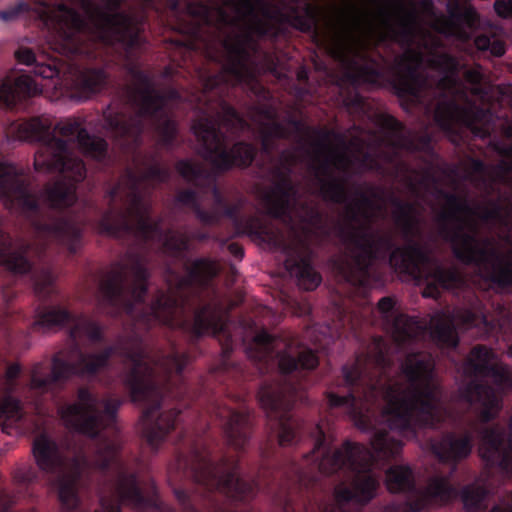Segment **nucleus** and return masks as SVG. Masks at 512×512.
Wrapping results in <instances>:
<instances>
[{
	"label": "nucleus",
	"mask_w": 512,
	"mask_h": 512,
	"mask_svg": "<svg viewBox=\"0 0 512 512\" xmlns=\"http://www.w3.org/2000/svg\"><path fill=\"white\" fill-rule=\"evenodd\" d=\"M181 276L167 269L171 281L168 291L158 290L150 304H146L150 273L144 259L129 254V264L116 262L100 282L98 307L111 317L127 315L135 330L120 337L116 343L99 353H86L77 349L76 359L70 361L58 352L50 366L35 363L30 371L27 399L37 413L49 405H60L61 394L73 377H93L109 366L112 356L120 357L125 365L123 385L131 402L142 406V433L148 445L156 451L167 435L182 420L176 408L163 409V400L172 390V377H181L191 358L172 345L165 353L152 351L145 337L137 330L149 331L155 326L179 329L193 340L205 335L228 336L221 303L210 301L194 307L202 300L203 291L217 276L216 264L207 258H198L185 266Z\"/></svg>",
	"instance_id": "nucleus-1"
},
{
	"label": "nucleus",
	"mask_w": 512,
	"mask_h": 512,
	"mask_svg": "<svg viewBox=\"0 0 512 512\" xmlns=\"http://www.w3.org/2000/svg\"><path fill=\"white\" fill-rule=\"evenodd\" d=\"M123 401L103 400L100 410L98 397L88 387L77 390V401L60 405L58 413L66 427L90 439H98L96 453L89 459L84 451L71 459L47 434L38 435L32 446L36 467L24 465L13 474L17 495L0 490V512H13L12 506L20 497H33L34 486L52 484L58 490L62 512H73L80 505L78 490L92 482L95 475L104 479L99 488L101 512L127 505L138 511L162 512L155 494L145 495L138 474L121 457L122 441L117 428V413Z\"/></svg>",
	"instance_id": "nucleus-2"
},
{
	"label": "nucleus",
	"mask_w": 512,
	"mask_h": 512,
	"mask_svg": "<svg viewBox=\"0 0 512 512\" xmlns=\"http://www.w3.org/2000/svg\"><path fill=\"white\" fill-rule=\"evenodd\" d=\"M318 140L314 143L316 155L323 156L315 167L319 191L324 200L346 205L347 223L340 228V237L347 248V257L335 263L338 274L348 284L366 288L372 278L376 263H388L400 274L416 281H425L423 296L437 299L440 290H455L465 284L461 272L455 267H444L427 244L416 240L421 235L420 219L415 205L397 197L392 198L396 225L404 240L397 245L390 232L371 229L370 210L375 206L377 193L371 188L368 194L360 187L355 188V200L352 201L347 189V179L336 177L331 167L347 173L352 161L344 152H337L327 145L330 132L314 129Z\"/></svg>",
	"instance_id": "nucleus-3"
},
{
	"label": "nucleus",
	"mask_w": 512,
	"mask_h": 512,
	"mask_svg": "<svg viewBox=\"0 0 512 512\" xmlns=\"http://www.w3.org/2000/svg\"><path fill=\"white\" fill-rule=\"evenodd\" d=\"M15 132L17 139L39 144L34 158L36 171L60 173L71 183L56 181L44 186L41 195L49 207L48 214L44 216L38 198L29 191L16 167L0 162V198L30 218L39 234L74 255L82 245L83 229L76 218L64 209L75 203L76 184L85 179L86 166L73 153L71 145L77 143L85 155L102 161L106 158L108 143L103 138L90 135L76 120L57 123L52 131L51 123L33 117L17 125Z\"/></svg>",
	"instance_id": "nucleus-4"
},
{
	"label": "nucleus",
	"mask_w": 512,
	"mask_h": 512,
	"mask_svg": "<svg viewBox=\"0 0 512 512\" xmlns=\"http://www.w3.org/2000/svg\"><path fill=\"white\" fill-rule=\"evenodd\" d=\"M438 194L447 204L439 215L440 235L450 243L454 257L465 265H473L478 275L491 286L512 289V259L495 249H487L490 240L478 237L477 216L483 223L499 225L512 237V204L491 199L487 206L472 207L469 201L442 189Z\"/></svg>",
	"instance_id": "nucleus-5"
},
{
	"label": "nucleus",
	"mask_w": 512,
	"mask_h": 512,
	"mask_svg": "<svg viewBox=\"0 0 512 512\" xmlns=\"http://www.w3.org/2000/svg\"><path fill=\"white\" fill-rule=\"evenodd\" d=\"M170 177V170L157 163L149 165L141 175L127 168L105 192L108 207L97 222L98 231L115 238L134 235L145 243L164 237V249L174 257H182L189 250L190 238L172 229L164 232L163 218H152V205L141 191L144 181L166 183Z\"/></svg>",
	"instance_id": "nucleus-6"
},
{
	"label": "nucleus",
	"mask_w": 512,
	"mask_h": 512,
	"mask_svg": "<svg viewBox=\"0 0 512 512\" xmlns=\"http://www.w3.org/2000/svg\"><path fill=\"white\" fill-rule=\"evenodd\" d=\"M103 6L85 0L102 43L118 47L125 72L128 93L123 96H181L180 67L166 66L158 75L141 69L140 58L146 49L143 23L136 16L121 11L125 0H99Z\"/></svg>",
	"instance_id": "nucleus-7"
},
{
	"label": "nucleus",
	"mask_w": 512,
	"mask_h": 512,
	"mask_svg": "<svg viewBox=\"0 0 512 512\" xmlns=\"http://www.w3.org/2000/svg\"><path fill=\"white\" fill-rule=\"evenodd\" d=\"M397 9L400 14L397 26L391 23V14L387 10H382L381 15L391 39L407 46L408 49L397 56L391 64H387L380 54V60H378L367 52L354 49L355 58L363 63L351 59L350 76L355 82L372 86L388 83L395 91L394 96H422L421 92L429 85L426 74L419 70L423 62V54L410 48L418 12L415 7L406 8L402 4L398 5Z\"/></svg>",
	"instance_id": "nucleus-8"
},
{
	"label": "nucleus",
	"mask_w": 512,
	"mask_h": 512,
	"mask_svg": "<svg viewBox=\"0 0 512 512\" xmlns=\"http://www.w3.org/2000/svg\"><path fill=\"white\" fill-rule=\"evenodd\" d=\"M264 19L250 17V31L232 33L220 43L219 49L207 48V57L221 65L223 71L237 83L258 87L254 96H266L259 78L269 73L277 79L286 78L285 65L276 51L263 50L258 38L276 39L283 33L285 24H279L262 15Z\"/></svg>",
	"instance_id": "nucleus-9"
},
{
	"label": "nucleus",
	"mask_w": 512,
	"mask_h": 512,
	"mask_svg": "<svg viewBox=\"0 0 512 512\" xmlns=\"http://www.w3.org/2000/svg\"><path fill=\"white\" fill-rule=\"evenodd\" d=\"M231 350L228 343L222 347L223 357L220 364L211 368L201 379L199 387L191 393V397L198 405L204 406L209 425L219 424L227 444L236 451H241L252 433V417L242 396L232 394L227 383L238 371L228 361Z\"/></svg>",
	"instance_id": "nucleus-10"
},
{
	"label": "nucleus",
	"mask_w": 512,
	"mask_h": 512,
	"mask_svg": "<svg viewBox=\"0 0 512 512\" xmlns=\"http://www.w3.org/2000/svg\"><path fill=\"white\" fill-rule=\"evenodd\" d=\"M464 366L470 376L492 380L493 385L473 379L460 389L465 402L477 405L479 422L487 424L499 416L503 394L512 388V374L507 365L497 360L494 350L483 344H477L470 350Z\"/></svg>",
	"instance_id": "nucleus-11"
},
{
	"label": "nucleus",
	"mask_w": 512,
	"mask_h": 512,
	"mask_svg": "<svg viewBox=\"0 0 512 512\" xmlns=\"http://www.w3.org/2000/svg\"><path fill=\"white\" fill-rule=\"evenodd\" d=\"M104 111L106 126L119 138L139 141L148 122L156 126L160 143L166 148L174 146L177 123L166 110L169 98H114Z\"/></svg>",
	"instance_id": "nucleus-12"
},
{
	"label": "nucleus",
	"mask_w": 512,
	"mask_h": 512,
	"mask_svg": "<svg viewBox=\"0 0 512 512\" xmlns=\"http://www.w3.org/2000/svg\"><path fill=\"white\" fill-rule=\"evenodd\" d=\"M193 130L204 150V158L219 172L233 167L248 168L256 158L258 151L251 143L239 141L229 149L226 134L213 119H200Z\"/></svg>",
	"instance_id": "nucleus-13"
},
{
	"label": "nucleus",
	"mask_w": 512,
	"mask_h": 512,
	"mask_svg": "<svg viewBox=\"0 0 512 512\" xmlns=\"http://www.w3.org/2000/svg\"><path fill=\"white\" fill-rule=\"evenodd\" d=\"M427 65L439 75L438 87L442 92L436 96H489L484 91L480 66L470 68L454 55L437 51L430 52Z\"/></svg>",
	"instance_id": "nucleus-14"
},
{
	"label": "nucleus",
	"mask_w": 512,
	"mask_h": 512,
	"mask_svg": "<svg viewBox=\"0 0 512 512\" xmlns=\"http://www.w3.org/2000/svg\"><path fill=\"white\" fill-rule=\"evenodd\" d=\"M29 250L27 243L14 246L0 218V265L15 274H30L35 295L43 302L48 301L56 293L53 270L48 265L34 266L28 259Z\"/></svg>",
	"instance_id": "nucleus-15"
},
{
	"label": "nucleus",
	"mask_w": 512,
	"mask_h": 512,
	"mask_svg": "<svg viewBox=\"0 0 512 512\" xmlns=\"http://www.w3.org/2000/svg\"><path fill=\"white\" fill-rule=\"evenodd\" d=\"M439 99L441 101L434 110V121L443 131L454 133L458 127H465L480 138L490 135L489 122L492 113L490 109L480 107L475 101L477 98Z\"/></svg>",
	"instance_id": "nucleus-16"
},
{
	"label": "nucleus",
	"mask_w": 512,
	"mask_h": 512,
	"mask_svg": "<svg viewBox=\"0 0 512 512\" xmlns=\"http://www.w3.org/2000/svg\"><path fill=\"white\" fill-rule=\"evenodd\" d=\"M67 324L72 325L70 336L74 339L85 336L92 343L104 340V328L99 322L84 314L75 315L59 305L37 307L30 328L33 332L46 333Z\"/></svg>",
	"instance_id": "nucleus-17"
},
{
	"label": "nucleus",
	"mask_w": 512,
	"mask_h": 512,
	"mask_svg": "<svg viewBox=\"0 0 512 512\" xmlns=\"http://www.w3.org/2000/svg\"><path fill=\"white\" fill-rule=\"evenodd\" d=\"M271 175L273 183L261 196L265 214L293 227L291 201L297 196V188L289 176V170L273 166Z\"/></svg>",
	"instance_id": "nucleus-18"
},
{
	"label": "nucleus",
	"mask_w": 512,
	"mask_h": 512,
	"mask_svg": "<svg viewBox=\"0 0 512 512\" xmlns=\"http://www.w3.org/2000/svg\"><path fill=\"white\" fill-rule=\"evenodd\" d=\"M49 3L41 1L40 19L44 25L54 31L66 42L87 30L88 24L82 15L73 7L63 2Z\"/></svg>",
	"instance_id": "nucleus-19"
},
{
	"label": "nucleus",
	"mask_w": 512,
	"mask_h": 512,
	"mask_svg": "<svg viewBox=\"0 0 512 512\" xmlns=\"http://www.w3.org/2000/svg\"><path fill=\"white\" fill-rule=\"evenodd\" d=\"M282 6H272L265 8L263 15L275 20L279 24H287L303 33H316L318 30L319 10L318 7L310 2L302 0H291V4L283 1Z\"/></svg>",
	"instance_id": "nucleus-20"
},
{
	"label": "nucleus",
	"mask_w": 512,
	"mask_h": 512,
	"mask_svg": "<svg viewBox=\"0 0 512 512\" xmlns=\"http://www.w3.org/2000/svg\"><path fill=\"white\" fill-rule=\"evenodd\" d=\"M447 14L440 31L461 41L470 40L472 31L479 25L477 11L472 6L463 4L459 0H449Z\"/></svg>",
	"instance_id": "nucleus-21"
},
{
	"label": "nucleus",
	"mask_w": 512,
	"mask_h": 512,
	"mask_svg": "<svg viewBox=\"0 0 512 512\" xmlns=\"http://www.w3.org/2000/svg\"><path fill=\"white\" fill-rule=\"evenodd\" d=\"M239 204L227 203L220 210L221 218H229L236 230L237 235H248L267 243H276L278 233L270 222L264 221L257 216L244 217L240 215Z\"/></svg>",
	"instance_id": "nucleus-22"
},
{
	"label": "nucleus",
	"mask_w": 512,
	"mask_h": 512,
	"mask_svg": "<svg viewBox=\"0 0 512 512\" xmlns=\"http://www.w3.org/2000/svg\"><path fill=\"white\" fill-rule=\"evenodd\" d=\"M394 306V300L388 296L382 297L378 302V310L385 320L390 323L394 343L397 348L403 349L416 339L415 326L417 321L414 317L406 314H395L393 312Z\"/></svg>",
	"instance_id": "nucleus-23"
},
{
	"label": "nucleus",
	"mask_w": 512,
	"mask_h": 512,
	"mask_svg": "<svg viewBox=\"0 0 512 512\" xmlns=\"http://www.w3.org/2000/svg\"><path fill=\"white\" fill-rule=\"evenodd\" d=\"M286 270L297 278L299 287L306 291L315 290L322 282V276L311 264L308 257L299 252L287 256L284 262Z\"/></svg>",
	"instance_id": "nucleus-24"
},
{
	"label": "nucleus",
	"mask_w": 512,
	"mask_h": 512,
	"mask_svg": "<svg viewBox=\"0 0 512 512\" xmlns=\"http://www.w3.org/2000/svg\"><path fill=\"white\" fill-rule=\"evenodd\" d=\"M41 87L27 74L11 72L0 80V96H40Z\"/></svg>",
	"instance_id": "nucleus-25"
},
{
	"label": "nucleus",
	"mask_w": 512,
	"mask_h": 512,
	"mask_svg": "<svg viewBox=\"0 0 512 512\" xmlns=\"http://www.w3.org/2000/svg\"><path fill=\"white\" fill-rule=\"evenodd\" d=\"M431 325V337L439 346L452 349L458 346L459 337L452 315H436L432 318Z\"/></svg>",
	"instance_id": "nucleus-26"
},
{
	"label": "nucleus",
	"mask_w": 512,
	"mask_h": 512,
	"mask_svg": "<svg viewBox=\"0 0 512 512\" xmlns=\"http://www.w3.org/2000/svg\"><path fill=\"white\" fill-rule=\"evenodd\" d=\"M110 76L104 67H87L76 74V86L84 93L97 94L110 85Z\"/></svg>",
	"instance_id": "nucleus-27"
},
{
	"label": "nucleus",
	"mask_w": 512,
	"mask_h": 512,
	"mask_svg": "<svg viewBox=\"0 0 512 512\" xmlns=\"http://www.w3.org/2000/svg\"><path fill=\"white\" fill-rule=\"evenodd\" d=\"M333 25L343 37L354 41L356 34L363 28L364 19L356 7L350 5L338 11Z\"/></svg>",
	"instance_id": "nucleus-28"
},
{
	"label": "nucleus",
	"mask_w": 512,
	"mask_h": 512,
	"mask_svg": "<svg viewBox=\"0 0 512 512\" xmlns=\"http://www.w3.org/2000/svg\"><path fill=\"white\" fill-rule=\"evenodd\" d=\"M175 202L189 207L196 218L204 225H215L220 222V215L215 211L202 208L198 193L194 189H182L175 196Z\"/></svg>",
	"instance_id": "nucleus-29"
},
{
	"label": "nucleus",
	"mask_w": 512,
	"mask_h": 512,
	"mask_svg": "<svg viewBox=\"0 0 512 512\" xmlns=\"http://www.w3.org/2000/svg\"><path fill=\"white\" fill-rule=\"evenodd\" d=\"M224 7L232 8L240 18L256 17L258 12L263 15L265 8H272L264 0H223V6L217 5V12L224 22L229 19Z\"/></svg>",
	"instance_id": "nucleus-30"
},
{
	"label": "nucleus",
	"mask_w": 512,
	"mask_h": 512,
	"mask_svg": "<svg viewBox=\"0 0 512 512\" xmlns=\"http://www.w3.org/2000/svg\"><path fill=\"white\" fill-rule=\"evenodd\" d=\"M272 112L268 117L270 122L264 123L261 128V150L266 155H271L276 149V139H287L289 130L282 123L277 121Z\"/></svg>",
	"instance_id": "nucleus-31"
},
{
	"label": "nucleus",
	"mask_w": 512,
	"mask_h": 512,
	"mask_svg": "<svg viewBox=\"0 0 512 512\" xmlns=\"http://www.w3.org/2000/svg\"><path fill=\"white\" fill-rule=\"evenodd\" d=\"M453 486L457 490V496L451 499L448 504L459 497L467 511H477L481 509L488 495V490L485 486L471 483L463 486L461 490H458L455 485ZM445 505H447V503Z\"/></svg>",
	"instance_id": "nucleus-32"
},
{
	"label": "nucleus",
	"mask_w": 512,
	"mask_h": 512,
	"mask_svg": "<svg viewBox=\"0 0 512 512\" xmlns=\"http://www.w3.org/2000/svg\"><path fill=\"white\" fill-rule=\"evenodd\" d=\"M175 168L185 181L196 187H201L203 182L211 179L210 172L202 164L188 159L178 160Z\"/></svg>",
	"instance_id": "nucleus-33"
},
{
	"label": "nucleus",
	"mask_w": 512,
	"mask_h": 512,
	"mask_svg": "<svg viewBox=\"0 0 512 512\" xmlns=\"http://www.w3.org/2000/svg\"><path fill=\"white\" fill-rule=\"evenodd\" d=\"M474 45L476 49L485 55L501 57L506 52L505 42L490 34H481L475 37Z\"/></svg>",
	"instance_id": "nucleus-34"
},
{
	"label": "nucleus",
	"mask_w": 512,
	"mask_h": 512,
	"mask_svg": "<svg viewBox=\"0 0 512 512\" xmlns=\"http://www.w3.org/2000/svg\"><path fill=\"white\" fill-rule=\"evenodd\" d=\"M23 415V407L19 399L8 395L0 402V425L20 421Z\"/></svg>",
	"instance_id": "nucleus-35"
},
{
	"label": "nucleus",
	"mask_w": 512,
	"mask_h": 512,
	"mask_svg": "<svg viewBox=\"0 0 512 512\" xmlns=\"http://www.w3.org/2000/svg\"><path fill=\"white\" fill-rule=\"evenodd\" d=\"M302 215L300 221L304 225V231L310 233L313 230H319L323 225V214L316 207L308 203L301 204Z\"/></svg>",
	"instance_id": "nucleus-36"
},
{
	"label": "nucleus",
	"mask_w": 512,
	"mask_h": 512,
	"mask_svg": "<svg viewBox=\"0 0 512 512\" xmlns=\"http://www.w3.org/2000/svg\"><path fill=\"white\" fill-rule=\"evenodd\" d=\"M30 10V6L28 3L24 1H19L14 5L7 7L4 10L0 11V19L4 22H11L18 19L24 13H27Z\"/></svg>",
	"instance_id": "nucleus-37"
},
{
	"label": "nucleus",
	"mask_w": 512,
	"mask_h": 512,
	"mask_svg": "<svg viewBox=\"0 0 512 512\" xmlns=\"http://www.w3.org/2000/svg\"><path fill=\"white\" fill-rule=\"evenodd\" d=\"M293 469L295 475L292 482L293 485L297 486L300 490H308L310 485H312L316 481V478L314 476H308V473L302 466L295 465Z\"/></svg>",
	"instance_id": "nucleus-38"
},
{
	"label": "nucleus",
	"mask_w": 512,
	"mask_h": 512,
	"mask_svg": "<svg viewBox=\"0 0 512 512\" xmlns=\"http://www.w3.org/2000/svg\"><path fill=\"white\" fill-rule=\"evenodd\" d=\"M145 8L151 9L160 13L162 9L168 8L172 11H177L179 8L178 0H140Z\"/></svg>",
	"instance_id": "nucleus-39"
},
{
	"label": "nucleus",
	"mask_w": 512,
	"mask_h": 512,
	"mask_svg": "<svg viewBox=\"0 0 512 512\" xmlns=\"http://www.w3.org/2000/svg\"><path fill=\"white\" fill-rule=\"evenodd\" d=\"M297 86L292 96H311L308 91L309 72L305 67H300L296 72Z\"/></svg>",
	"instance_id": "nucleus-40"
},
{
	"label": "nucleus",
	"mask_w": 512,
	"mask_h": 512,
	"mask_svg": "<svg viewBox=\"0 0 512 512\" xmlns=\"http://www.w3.org/2000/svg\"><path fill=\"white\" fill-rule=\"evenodd\" d=\"M339 319L335 324L337 329L356 331L358 324L354 322L355 315L344 308L338 309Z\"/></svg>",
	"instance_id": "nucleus-41"
},
{
	"label": "nucleus",
	"mask_w": 512,
	"mask_h": 512,
	"mask_svg": "<svg viewBox=\"0 0 512 512\" xmlns=\"http://www.w3.org/2000/svg\"><path fill=\"white\" fill-rule=\"evenodd\" d=\"M22 368L18 363L9 364L5 370V380L8 390H13L16 386V381L21 374Z\"/></svg>",
	"instance_id": "nucleus-42"
},
{
	"label": "nucleus",
	"mask_w": 512,
	"mask_h": 512,
	"mask_svg": "<svg viewBox=\"0 0 512 512\" xmlns=\"http://www.w3.org/2000/svg\"><path fill=\"white\" fill-rule=\"evenodd\" d=\"M15 58L20 64L31 66L36 62V55L31 48L19 47L15 51Z\"/></svg>",
	"instance_id": "nucleus-43"
},
{
	"label": "nucleus",
	"mask_w": 512,
	"mask_h": 512,
	"mask_svg": "<svg viewBox=\"0 0 512 512\" xmlns=\"http://www.w3.org/2000/svg\"><path fill=\"white\" fill-rule=\"evenodd\" d=\"M494 10L501 18L512 19V0H496Z\"/></svg>",
	"instance_id": "nucleus-44"
},
{
	"label": "nucleus",
	"mask_w": 512,
	"mask_h": 512,
	"mask_svg": "<svg viewBox=\"0 0 512 512\" xmlns=\"http://www.w3.org/2000/svg\"><path fill=\"white\" fill-rule=\"evenodd\" d=\"M222 107L226 112L225 120L227 122H235L240 128H243L246 125L245 120L240 116L235 108L225 103L222 104Z\"/></svg>",
	"instance_id": "nucleus-45"
},
{
	"label": "nucleus",
	"mask_w": 512,
	"mask_h": 512,
	"mask_svg": "<svg viewBox=\"0 0 512 512\" xmlns=\"http://www.w3.org/2000/svg\"><path fill=\"white\" fill-rule=\"evenodd\" d=\"M212 196L214 207L211 211H215L221 216L220 210L228 203V201L216 185L212 188Z\"/></svg>",
	"instance_id": "nucleus-46"
},
{
	"label": "nucleus",
	"mask_w": 512,
	"mask_h": 512,
	"mask_svg": "<svg viewBox=\"0 0 512 512\" xmlns=\"http://www.w3.org/2000/svg\"><path fill=\"white\" fill-rule=\"evenodd\" d=\"M384 126L395 136H399L404 130V125L392 116L384 119Z\"/></svg>",
	"instance_id": "nucleus-47"
},
{
	"label": "nucleus",
	"mask_w": 512,
	"mask_h": 512,
	"mask_svg": "<svg viewBox=\"0 0 512 512\" xmlns=\"http://www.w3.org/2000/svg\"><path fill=\"white\" fill-rule=\"evenodd\" d=\"M29 98H0V108L5 110H18L22 105V100H28Z\"/></svg>",
	"instance_id": "nucleus-48"
},
{
	"label": "nucleus",
	"mask_w": 512,
	"mask_h": 512,
	"mask_svg": "<svg viewBox=\"0 0 512 512\" xmlns=\"http://www.w3.org/2000/svg\"><path fill=\"white\" fill-rule=\"evenodd\" d=\"M279 159L283 162L287 163L288 167H292L294 169L295 165L298 162V157L294 152H291L289 150H283L280 153Z\"/></svg>",
	"instance_id": "nucleus-49"
},
{
	"label": "nucleus",
	"mask_w": 512,
	"mask_h": 512,
	"mask_svg": "<svg viewBox=\"0 0 512 512\" xmlns=\"http://www.w3.org/2000/svg\"><path fill=\"white\" fill-rule=\"evenodd\" d=\"M228 251L237 259H242L244 257V249L238 243L232 242L228 244Z\"/></svg>",
	"instance_id": "nucleus-50"
},
{
	"label": "nucleus",
	"mask_w": 512,
	"mask_h": 512,
	"mask_svg": "<svg viewBox=\"0 0 512 512\" xmlns=\"http://www.w3.org/2000/svg\"><path fill=\"white\" fill-rule=\"evenodd\" d=\"M473 172L478 174H484L486 172V165L480 159H473L471 162Z\"/></svg>",
	"instance_id": "nucleus-51"
},
{
	"label": "nucleus",
	"mask_w": 512,
	"mask_h": 512,
	"mask_svg": "<svg viewBox=\"0 0 512 512\" xmlns=\"http://www.w3.org/2000/svg\"><path fill=\"white\" fill-rule=\"evenodd\" d=\"M35 72L43 78H52L55 74V70L50 66H41Z\"/></svg>",
	"instance_id": "nucleus-52"
},
{
	"label": "nucleus",
	"mask_w": 512,
	"mask_h": 512,
	"mask_svg": "<svg viewBox=\"0 0 512 512\" xmlns=\"http://www.w3.org/2000/svg\"><path fill=\"white\" fill-rule=\"evenodd\" d=\"M401 100H404L403 102H401V105L404 106L405 104H421L422 103V99L423 98H412V97H409V98H400Z\"/></svg>",
	"instance_id": "nucleus-53"
},
{
	"label": "nucleus",
	"mask_w": 512,
	"mask_h": 512,
	"mask_svg": "<svg viewBox=\"0 0 512 512\" xmlns=\"http://www.w3.org/2000/svg\"><path fill=\"white\" fill-rule=\"evenodd\" d=\"M284 510L285 512H294V508L292 507V497L290 496V493L285 500Z\"/></svg>",
	"instance_id": "nucleus-54"
},
{
	"label": "nucleus",
	"mask_w": 512,
	"mask_h": 512,
	"mask_svg": "<svg viewBox=\"0 0 512 512\" xmlns=\"http://www.w3.org/2000/svg\"><path fill=\"white\" fill-rule=\"evenodd\" d=\"M276 167H281L284 171H287L289 170V176L292 175L293 173V168L292 167H288L287 166V163L283 162L282 160L279 159V163L275 165Z\"/></svg>",
	"instance_id": "nucleus-55"
},
{
	"label": "nucleus",
	"mask_w": 512,
	"mask_h": 512,
	"mask_svg": "<svg viewBox=\"0 0 512 512\" xmlns=\"http://www.w3.org/2000/svg\"><path fill=\"white\" fill-rule=\"evenodd\" d=\"M345 100H351V103L352 104H355V105H363L365 103V100L367 98H360V97H357V98H344Z\"/></svg>",
	"instance_id": "nucleus-56"
},
{
	"label": "nucleus",
	"mask_w": 512,
	"mask_h": 512,
	"mask_svg": "<svg viewBox=\"0 0 512 512\" xmlns=\"http://www.w3.org/2000/svg\"><path fill=\"white\" fill-rule=\"evenodd\" d=\"M421 141H422L423 147L428 148L430 146L431 139H430L429 135L423 136Z\"/></svg>",
	"instance_id": "nucleus-57"
},
{
	"label": "nucleus",
	"mask_w": 512,
	"mask_h": 512,
	"mask_svg": "<svg viewBox=\"0 0 512 512\" xmlns=\"http://www.w3.org/2000/svg\"><path fill=\"white\" fill-rule=\"evenodd\" d=\"M465 322L470 325L474 322V315L473 313H468L467 316H466V319H465Z\"/></svg>",
	"instance_id": "nucleus-58"
},
{
	"label": "nucleus",
	"mask_w": 512,
	"mask_h": 512,
	"mask_svg": "<svg viewBox=\"0 0 512 512\" xmlns=\"http://www.w3.org/2000/svg\"><path fill=\"white\" fill-rule=\"evenodd\" d=\"M72 100H75V103L77 104H82L84 103L86 100H88L89 98H81V97H78V98H71Z\"/></svg>",
	"instance_id": "nucleus-59"
},
{
	"label": "nucleus",
	"mask_w": 512,
	"mask_h": 512,
	"mask_svg": "<svg viewBox=\"0 0 512 512\" xmlns=\"http://www.w3.org/2000/svg\"><path fill=\"white\" fill-rule=\"evenodd\" d=\"M292 124L295 126L296 129H301V127L303 126L301 121H298V120H293L292 121Z\"/></svg>",
	"instance_id": "nucleus-60"
},
{
	"label": "nucleus",
	"mask_w": 512,
	"mask_h": 512,
	"mask_svg": "<svg viewBox=\"0 0 512 512\" xmlns=\"http://www.w3.org/2000/svg\"><path fill=\"white\" fill-rule=\"evenodd\" d=\"M110 510L106 511V512H119L118 508L115 506V507H112V508H109Z\"/></svg>",
	"instance_id": "nucleus-61"
},
{
	"label": "nucleus",
	"mask_w": 512,
	"mask_h": 512,
	"mask_svg": "<svg viewBox=\"0 0 512 512\" xmlns=\"http://www.w3.org/2000/svg\"><path fill=\"white\" fill-rule=\"evenodd\" d=\"M197 238L200 239V240H204V239H206V235L205 234H199L197 236Z\"/></svg>",
	"instance_id": "nucleus-62"
},
{
	"label": "nucleus",
	"mask_w": 512,
	"mask_h": 512,
	"mask_svg": "<svg viewBox=\"0 0 512 512\" xmlns=\"http://www.w3.org/2000/svg\"><path fill=\"white\" fill-rule=\"evenodd\" d=\"M183 389L185 390L186 394H190V391H188V388H187L186 384H184V383H183Z\"/></svg>",
	"instance_id": "nucleus-63"
},
{
	"label": "nucleus",
	"mask_w": 512,
	"mask_h": 512,
	"mask_svg": "<svg viewBox=\"0 0 512 512\" xmlns=\"http://www.w3.org/2000/svg\"><path fill=\"white\" fill-rule=\"evenodd\" d=\"M370 158H371V155H370L369 153H366V154L364 155V159H365V160H369Z\"/></svg>",
	"instance_id": "nucleus-64"
}]
</instances>
